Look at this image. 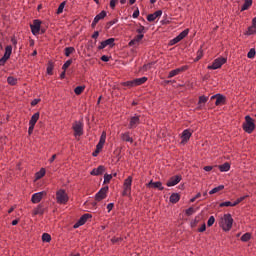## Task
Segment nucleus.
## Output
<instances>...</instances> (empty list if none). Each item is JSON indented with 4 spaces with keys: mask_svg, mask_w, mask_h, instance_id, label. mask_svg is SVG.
<instances>
[{
    "mask_svg": "<svg viewBox=\"0 0 256 256\" xmlns=\"http://www.w3.org/2000/svg\"><path fill=\"white\" fill-rule=\"evenodd\" d=\"M29 128H28V133L29 135H31V133H33V129H35V126L33 124H29Z\"/></svg>",
    "mask_w": 256,
    "mask_h": 256,
    "instance_id": "54",
    "label": "nucleus"
},
{
    "mask_svg": "<svg viewBox=\"0 0 256 256\" xmlns=\"http://www.w3.org/2000/svg\"><path fill=\"white\" fill-rule=\"evenodd\" d=\"M185 71V67L177 68L169 72L168 79H172V77H176L179 73H183Z\"/></svg>",
    "mask_w": 256,
    "mask_h": 256,
    "instance_id": "20",
    "label": "nucleus"
},
{
    "mask_svg": "<svg viewBox=\"0 0 256 256\" xmlns=\"http://www.w3.org/2000/svg\"><path fill=\"white\" fill-rule=\"evenodd\" d=\"M181 179H182L181 175L173 176L167 181L166 185L167 187H175V185L181 182Z\"/></svg>",
    "mask_w": 256,
    "mask_h": 256,
    "instance_id": "12",
    "label": "nucleus"
},
{
    "mask_svg": "<svg viewBox=\"0 0 256 256\" xmlns=\"http://www.w3.org/2000/svg\"><path fill=\"white\" fill-rule=\"evenodd\" d=\"M121 241V238H112V243H119Z\"/></svg>",
    "mask_w": 256,
    "mask_h": 256,
    "instance_id": "64",
    "label": "nucleus"
},
{
    "mask_svg": "<svg viewBox=\"0 0 256 256\" xmlns=\"http://www.w3.org/2000/svg\"><path fill=\"white\" fill-rule=\"evenodd\" d=\"M246 35H256V25L252 24L250 27H248Z\"/></svg>",
    "mask_w": 256,
    "mask_h": 256,
    "instance_id": "33",
    "label": "nucleus"
},
{
    "mask_svg": "<svg viewBox=\"0 0 256 256\" xmlns=\"http://www.w3.org/2000/svg\"><path fill=\"white\" fill-rule=\"evenodd\" d=\"M226 63H227V58L220 57L215 59L212 65L208 66V69H212V70L221 69V67H223V65H225Z\"/></svg>",
    "mask_w": 256,
    "mask_h": 256,
    "instance_id": "3",
    "label": "nucleus"
},
{
    "mask_svg": "<svg viewBox=\"0 0 256 256\" xmlns=\"http://www.w3.org/2000/svg\"><path fill=\"white\" fill-rule=\"evenodd\" d=\"M144 35L143 34H139L136 37H134L133 40H131L129 42V46L133 47V45H138V43L143 39Z\"/></svg>",
    "mask_w": 256,
    "mask_h": 256,
    "instance_id": "21",
    "label": "nucleus"
},
{
    "mask_svg": "<svg viewBox=\"0 0 256 256\" xmlns=\"http://www.w3.org/2000/svg\"><path fill=\"white\" fill-rule=\"evenodd\" d=\"M83 91H85V86H77L75 89H74V93L76 95H81V93H83Z\"/></svg>",
    "mask_w": 256,
    "mask_h": 256,
    "instance_id": "37",
    "label": "nucleus"
},
{
    "mask_svg": "<svg viewBox=\"0 0 256 256\" xmlns=\"http://www.w3.org/2000/svg\"><path fill=\"white\" fill-rule=\"evenodd\" d=\"M72 53H75V48H73V47H66L64 49V55L66 57H70L72 55Z\"/></svg>",
    "mask_w": 256,
    "mask_h": 256,
    "instance_id": "28",
    "label": "nucleus"
},
{
    "mask_svg": "<svg viewBox=\"0 0 256 256\" xmlns=\"http://www.w3.org/2000/svg\"><path fill=\"white\" fill-rule=\"evenodd\" d=\"M214 223H215V216H210L207 222L208 227H212Z\"/></svg>",
    "mask_w": 256,
    "mask_h": 256,
    "instance_id": "49",
    "label": "nucleus"
},
{
    "mask_svg": "<svg viewBox=\"0 0 256 256\" xmlns=\"http://www.w3.org/2000/svg\"><path fill=\"white\" fill-rule=\"evenodd\" d=\"M39 101H41V100H39V99H34V100L31 102L32 107H35V105H37V104L39 103Z\"/></svg>",
    "mask_w": 256,
    "mask_h": 256,
    "instance_id": "60",
    "label": "nucleus"
},
{
    "mask_svg": "<svg viewBox=\"0 0 256 256\" xmlns=\"http://www.w3.org/2000/svg\"><path fill=\"white\" fill-rule=\"evenodd\" d=\"M107 191H109V186L101 188L98 193L95 195L96 201H103L107 197Z\"/></svg>",
    "mask_w": 256,
    "mask_h": 256,
    "instance_id": "8",
    "label": "nucleus"
},
{
    "mask_svg": "<svg viewBox=\"0 0 256 256\" xmlns=\"http://www.w3.org/2000/svg\"><path fill=\"white\" fill-rule=\"evenodd\" d=\"M111 179H113V175L111 174L104 175V183H110Z\"/></svg>",
    "mask_w": 256,
    "mask_h": 256,
    "instance_id": "47",
    "label": "nucleus"
},
{
    "mask_svg": "<svg viewBox=\"0 0 256 256\" xmlns=\"http://www.w3.org/2000/svg\"><path fill=\"white\" fill-rule=\"evenodd\" d=\"M11 43H12V45H17V39L15 38V37H12L11 38Z\"/></svg>",
    "mask_w": 256,
    "mask_h": 256,
    "instance_id": "62",
    "label": "nucleus"
},
{
    "mask_svg": "<svg viewBox=\"0 0 256 256\" xmlns=\"http://www.w3.org/2000/svg\"><path fill=\"white\" fill-rule=\"evenodd\" d=\"M65 9V2H62L58 9H57V15H61V13H63V10Z\"/></svg>",
    "mask_w": 256,
    "mask_h": 256,
    "instance_id": "43",
    "label": "nucleus"
},
{
    "mask_svg": "<svg viewBox=\"0 0 256 256\" xmlns=\"http://www.w3.org/2000/svg\"><path fill=\"white\" fill-rule=\"evenodd\" d=\"M179 199H181V196H179L177 193H173L170 196V203H178Z\"/></svg>",
    "mask_w": 256,
    "mask_h": 256,
    "instance_id": "29",
    "label": "nucleus"
},
{
    "mask_svg": "<svg viewBox=\"0 0 256 256\" xmlns=\"http://www.w3.org/2000/svg\"><path fill=\"white\" fill-rule=\"evenodd\" d=\"M122 87H128V89H131L132 87H135L134 80L126 81L121 83Z\"/></svg>",
    "mask_w": 256,
    "mask_h": 256,
    "instance_id": "30",
    "label": "nucleus"
},
{
    "mask_svg": "<svg viewBox=\"0 0 256 256\" xmlns=\"http://www.w3.org/2000/svg\"><path fill=\"white\" fill-rule=\"evenodd\" d=\"M101 61H104V63H107V62L109 61V56L103 55V56L101 57Z\"/></svg>",
    "mask_w": 256,
    "mask_h": 256,
    "instance_id": "55",
    "label": "nucleus"
},
{
    "mask_svg": "<svg viewBox=\"0 0 256 256\" xmlns=\"http://www.w3.org/2000/svg\"><path fill=\"white\" fill-rule=\"evenodd\" d=\"M245 199H247V196H242L240 198H238L235 202H233V205H239V203H242V201H245Z\"/></svg>",
    "mask_w": 256,
    "mask_h": 256,
    "instance_id": "48",
    "label": "nucleus"
},
{
    "mask_svg": "<svg viewBox=\"0 0 256 256\" xmlns=\"http://www.w3.org/2000/svg\"><path fill=\"white\" fill-rule=\"evenodd\" d=\"M147 186L152 187V189H159V191H163V189H165L161 182L150 181Z\"/></svg>",
    "mask_w": 256,
    "mask_h": 256,
    "instance_id": "19",
    "label": "nucleus"
},
{
    "mask_svg": "<svg viewBox=\"0 0 256 256\" xmlns=\"http://www.w3.org/2000/svg\"><path fill=\"white\" fill-rule=\"evenodd\" d=\"M99 37V31H95L94 34L92 35V39H97Z\"/></svg>",
    "mask_w": 256,
    "mask_h": 256,
    "instance_id": "61",
    "label": "nucleus"
},
{
    "mask_svg": "<svg viewBox=\"0 0 256 256\" xmlns=\"http://www.w3.org/2000/svg\"><path fill=\"white\" fill-rule=\"evenodd\" d=\"M105 47H107V44L105 43V41H102L100 43V45L98 46V49L101 50V49H105Z\"/></svg>",
    "mask_w": 256,
    "mask_h": 256,
    "instance_id": "52",
    "label": "nucleus"
},
{
    "mask_svg": "<svg viewBox=\"0 0 256 256\" xmlns=\"http://www.w3.org/2000/svg\"><path fill=\"white\" fill-rule=\"evenodd\" d=\"M132 17L134 19H137V17H139V9H137L136 11L133 12Z\"/></svg>",
    "mask_w": 256,
    "mask_h": 256,
    "instance_id": "56",
    "label": "nucleus"
},
{
    "mask_svg": "<svg viewBox=\"0 0 256 256\" xmlns=\"http://www.w3.org/2000/svg\"><path fill=\"white\" fill-rule=\"evenodd\" d=\"M113 207H114V204H113V203H109V204L107 205L108 213L113 210Z\"/></svg>",
    "mask_w": 256,
    "mask_h": 256,
    "instance_id": "58",
    "label": "nucleus"
},
{
    "mask_svg": "<svg viewBox=\"0 0 256 256\" xmlns=\"http://www.w3.org/2000/svg\"><path fill=\"white\" fill-rule=\"evenodd\" d=\"M245 133H253L255 131V120L251 116H245V122L242 125Z\"/></svg>",
    "mask_w": 256,
    "mask_h": 256,
    "instance_id": "2",
    "label": "nucleus"
},
{
    "mask_svg": "<svg viewBox=\"0 0 256 256\" xmlns=\"http://www.w3.org/2000/svg\"><path fill=\"white\" fill-rule=\"evenodd\" d=\"M88 219H91V214L82 215L77 223L74 224V229H78V227H81V225H85Z\"/></svg>",
    "mask_w": 256,
    "mask_h": 256,
    "instance_id": "11",
    "label": "nucleus"
},
{
    "mask_svg": "<svg viewBox=\"0 0 256 256\" xmlns=\"http://www.w3.org/2000/svg\"><path fill=\"white\" fill-rule=\"evenodd\" d=\"M43 213H45V209L43 208V205L40 204L34 209L33 215H43Z\"/></svg>",
    "mask_w": 256,
    "mask_h": 256,
    "instance_id": "24",
    "label": "nucleus"
},
{
    "mask_svg": "<svg viewBox=\"0 0 256 256\" xmlns=\"http://www.w3.org/2000/svg\"><path fill=\"white\" fill-rule=\"evenodd\" d=\"M189 35V29L183 30L178 36L170 41V45H177L180 41H183L184 37Z\"/></svg>",
    "mask_w": 256,
    "mask_h": 256,
    "instance_id": "7",
    "label": "nucleus"
},
{
    "mask_svg": "<svg viewBox=\"0 0 256 256\" xmlns=\"http://www.w3.org/2000/svg\"><path fill=\"white\" fill-rule=\"evenodd\" d=\"M255 54H256L255 48L250 49L248 54H247L248 59H254Z\"/></svg>",
    "mask_w": 256,
    "mask_h": 256,
    "instance_id": "40",
    "label": "nucleus"
},
{
    "mask_svg": "<svg viewBox=\"0 0 256 256\" xmlns=\"http://www.w3.org/2000/svg\"><path fill=\"white\" fill-rule=\"evenodd\" d=\"M42 241H44V243H49L51 241V235L44 233L42 235Z\"/></svg>",
    "mask_w": 256,
    "mask_h": 256,
    "instance_id": "39",
    "label": "nucleus"
},
{
    "mask_svg": "<svg viewBox=\"0 0 256 256\" xmlns=\"http://www.w3.org/2000/svg\"><path fill=\"white\" fill-rule=\"evenodd\" d=\"M7 83H8V85H17V78H15L13 76H9L7 78Z\"/></svg>",
    "mask_w": 256,
    "mask_h": 256,
    "instance_id": "36",
    "label": "nucleus"
},
{
    "mask_svg": "<svg viewBox=\"0 0 256 256\" xmlns=\"http://www.w3.org/2000/svg\"><path fill=\"white\" fill-rule=\"evenodd\" d=\"M207 229V225H202L200 228H199V233H203L205 230Z\"/></svg>",
    "mask_w": 256,
    "mask_h": 256,
    "instance_id": "57",
    "label": "nucleus"
},
{
    "mask_svg": "<svg viewBox=\"0 0 256 256\" xmlns=\"http://www.w3.org/2000/svg\"><path fill=\"white\" fill-rule=\"evenodd\" d=\"M107 139V133L105 131L102 132L100 140L96 146L97 152H100L103 149V145H105V141Z\"/></svg>",
    "mask_w": 256,
    "mask_h": 256,
    "instance_id": "14",
    "label": "nucleus"
},
{
    "mask_svg": "<svg viewBox=\"0 0 256 256\" xmlns=\"http://www.w3.org/2000/svg\"><path fill=\"white\" fill-rule=\"evenodd\" d=\"M213 170V166H205L204 167V171H212Z\"/></svg>",
    "mask_w": 256,
    "mask_h": 256,
    "instance_id": "63",
    "label": "nucleus"
},
{
    "mask_svg": "<svg viewBox=\"0 0 256 256\" xmlns=\"http://www.w3.org/2000/svg\"><path fill=\"white\" fill-rule=\"evenodd\" d=\"M224 189V185L217 186L209 192V195H215V193H219V191H223Z\"/></svg>",
    "mask_w": 256,
    "mask_h": 256,
    "instance_id": "27",
    "label": "nucleus"
},
{
    "mask_svg": "<svg viewBox=\"0 0 256 256\" xmlns=\"http://www.w3.org/2000/svg\"><path fill=\"white\" fill-rule=\"evenodd\" d=\"M9 56H3L1 59H0V67H3V65H5L7 63V61H9Z\"/></svg>",
    "mask_w": 256,
    "mask_h": 256,
    "instance_id": "42",
    "label": "nucleus"
},
{
    "mask_svg": "<svg viewBox=\"0 0 256 256\" xmlns=\"http://www.w3.org/2000/svg\"><path fill=\"white\" fill-rule=\"evenodd\" d=\"M141 125V116L134 115L130 117L128 128L130 129H137V126Z\"/></svg>",
    "mask_w": 256,
    "mask_h": 256,
    "instance_id": "6",
    "label": "nucleus"
},
{
    "mask_svg": "<svg viewBox=\"0 0 256 256\" xmlns=\"http://www.w3.org/2000/svg\"><path fill=\"white\" fill-rule=\"evenodd\" d=\"M213 99H216L215 105H225V96L221 94H216L211 97V101H213Z\"/></svg>",
    "mask_w": 256,
    "mask_h": 256,
    "instance_id": "15",
    "label": "nucleus"
},
{
    "mask_svg": "<svg viewBox=\"0 0 256 256\" xmlns=\"http://www.w3.org/2000/svg\"><path fill=\"white\" fill-rule=\"evenodd\" d=\"M250 239H251V233H249V232L245 233L241 237V241H243V243H247V241H249Z\"/></svg>",
    "mask_w": 256,
    "mask_h": 256,
    "instance_id": "38",
    "label": "nucleus"
},
{
    "mask_svg": "<svg viewBox=\"0 0 256 256\" xmlns=\"http://www.w3.org/2000/svg\"><path fill=\"white\" fill-rule=\"evenodd\" d=\"M37 121H39V112H36L30 119L29 125H36Z\"/></svg>",
    "mask_w": 256,
    "mask_h": 256,
    "instance_id": "25",
    "label": "nucleus"
},
{
    "mask_svg": "<svg viewBox=\"0 0 256 256\" xmlns=\"http://www.w3.org/2000/svg\"><path fill=\"white\" fill-rule=\"evenodd\" d=\"M11 53H13V46L12 45L6 46L4 55L6 57L10 58L11 57Z\"/></svg>",
    "mask_w": 256,
    "mask_h": 256,
    "instance_id": "32",
    "label": "nucleus"
},
{
    "mask_svg": "<svg viewBox=\"0 0 256 256\" xmlns=\"http://www.w3.org/2000/svg\"><path fill=\"white\" fill-rule=\"evenodd\" d=\"M45 195H47V192L45 191L33 194L31 198L32 203H40L41 199H43Z\"/></svg>",
    "mask_w": 256,
    "mask_h": 256,
    "instance_id": "13",
    "label": "nucleus"
},
{
    "mask_svg": "<svg viewBox=\"0 0 256 256\" xmlns=\"http://www.w3.org/2000/svg\"><path fill=\"white\" fill-rule=\"evenodd\" d=\"M104 43L107 45V46H113L114 43H115V38H109L107 40L104 41Z\"/></svg>",
    "mask_w": 256,
    "mask_h": 256,
    "instance_id": "45",
    "label": "nucleus"
},
{
    "mask_svg": "<svg viewBox=\"0 0 256 256\" xmlns=\"http://www.w3.org/2000/svg\"><path fill=\"white\" fill-rule=\"evenodd\" d=\"M253 5V0H245L244 4L242 5L241 11H247L249 7Z\"/></svg>",
    "mask_w": 256,
    "mask_h": 256,
    "instance_id": "26",
    "label": "nucleus"
},
{
    "mask_svg": "<svg viewBox=\"0 0 256 256\" xmlns=\"http://www.w3.org/2000/svg\"><path fill=\"white\" fill-rule=\"evenodd\" d=\"M47 73H48V75H52V73H53V66H48L47 67Z\"/></svg>",
    "mask_w": 256,
    "mask_h": 256,
    "instance_id": "59",
    "label": "nucleus"
},
{
    "mask_svg": "<svg viewBox=\"0 0 256 256\" xmlns=\"http://www.w3.org/2000/svg\"><path fill=\"white\" fill-rule=\"evenodd\" d=\"M121 138L128 143H133V138L129 137V132L122 134Z\"/></svg>",
    "mask_w": 256,
    "mask_h": 256,
    "instance_id": "34",
    "label": "nucleus"
},
{
    "mask_svg": "<svg viewBox=\"0 0 256 256\" xmlns=\"http://www.w3.org/2000/svg\"><path fill=\"white\" fill-rule=\"evenodd\" d=\"M195 213V209L193 207H190L186 210V215L191 216Z\"/></svg>",
    "mask_w": 256,
    "mask_h": 256,
    "instance_id": "50",
    "label": "nucleus"
},
{
    "mask_svg": "<svg viewBox=\"0 0 256 256\" xmlns=\"http://www.w3.org/2000/svg\"><path fill=\"white\" fill-rule=\"evenodd\" d=\"M117 5V0H111L110 1V7L111 9H115V6Z\"/></svg>",
    "mask_w": 256,
    "mask_h": 256,
    "instance_id": "53",
    "label": "nucleus"
},
{
    "mask_svg": "<svg viewBox=\"0 0 256 256\" xmlns=\"http://www.w3.org/2000/svg\"><path fill=\"white\" fill-rule=\"evenodd\" d=\"M31 32L34 35H39V31H41V21L40 20H34L33 24L30 25Z\"/></svg>",
    "mask_w": 256,
    "mask_h": 256,
    "instance_id": "10",
    "label": "nucleus"
},
{
    "mask_svg": "<svg viewBox=\"0 0 256 256\" xmlns=\"http://www.w3.org/2000/svg\"><path fill=\"white\" fill-rule=\"evenodd\" d=\"M193 133L191 132V130L186 129L182 132V143H187V141H189V139H191V135Z\"/></svg>",
    "mask_w": 256,
    "mask_h": 256,
    "instance_id": "17",
    "label": "nucleus"
},
{
    "mask_svg": "<svg viewBox=\"0 0 256 256\" xmlns=\"http://www.w3.org/2000/svg\"><path fill=\"white\" fill-rule=\"evenodd\" d=\"M73 130L75 137H81V135H83V123L75 122L73 124Z\"/></svg>",
    "mask_w": 256,
    "mask_h": 256,
    "instance_id": "9",
    "label": "nucleus"
},
{
    "mask_svg": "<svg viewBox=\"0 0 256 256\" xmlns=\"http://www.w3.org/2000/svg\"><path fill=\"white\" fill-rule=\"evenodd\" d=\"M219 225L222 227L223 231H231V227H233V217H231V214H225L219 222Z\"/></svg>",
    "mask_w": 256,
    "mask_h": 256,
    "instance_id": "1",
    "label": "nucleus"
},
{
    "mask_svg": "<svg viewBox=\"0 0 256 256\" xmlns=\"http://www.w3.org/2000/svg\"><path fill=\"white\" fill-rule=\"evenodd\" d=\"M105 17H107V12L105 10H103L101 13H99L98 15L95 16V18H94L95 23H99L101 21V19H105Z\"/></svg>",
    "mask_w": 256,
    "mask_h": 256,
    "instance_id": "23",
    "label": "nucleus"
},
{
    "mask_svg": "<svg viewBox=\"0 0 256 256\" xmlns=\"http://www.w3.org/2000/svg\"><path fill=\"white\" fill-rule=\"evenodd\" d=\"M42 177H45V169L41 168L39 172L36 174V179H41Z\"/></svg>",
    "mask_w": 256,
    "mask_h": 256,
    "instance_id": "41",
    "label": "nucleus"
},
{
    "mask_svg": "<svg viewBox=\"0 0 256 256\" xmlns=\"http://www.w3.org/2000/svg\"><path fill=\"white\" fill-rule=\"evenodd\" d=\"M134 81V87H138L139 85H143V83H147V77L136 78Z\"/></svg>",
    "mask_w": 256,
    "mask_h": 256,
    "instance_id": "22",
    "label": "nucleus"
},
{
    "mask_svg": "<svg viewBox=\"0 0 256 256\" xmlns=\"http://www.w3.org/2000/svg\"><path fill=\"white\" fill-rule=\"evenodd\" d=\"M163 15V11L158 10L156 12H154L153 14H149L147 16V21H149V23H153V21H155V19H157L158 17H161Z\"/></svg>",
    "mask_w": 256,
    "mask_h": 256,
    "instance_id": "16",
    "label": "nucleus"
},
{
    "mask_svg": "<svg viewBox=\"0 0 256 256\" xmlns=\"http://www.w3.org/2000/svg\"><path fill=\"white\" fill-rule=\"evenodd\" d=\"M133 183V178L129 176L125 181H124V191L122 195L124 197H127L128 195H131V185Z\"/></svg>",
    "mask_w": 256,
    "mask_h": 256,
    "instance_id": "5",
    "label": "nucleus"
},
{
    "mask_svg": "<svg viewBox=\"0 0 256 256\" xmlns=\"http://www.w3.org/2000/svg\"><path fill=\"white\" fill-rule=\"evenodd\" d=\"M103 173H105V166H98L97 168H94L90 172V175L98 176V175H103Z\"/></svg>",
    "mask_w": 256,
    "mask_h": 256,
    "instance_id": "18",
    "label": "nucleus"
},
{
    "mask_svg": "<svg viewBox=\"0 0 256 256\" xmlns=\"http://www.w3.org/2000/svg\"><path fill=\"white\" fill-rule=\"evenodd\" d=\"M136 31H137V33H139V35H142V33L145 32V27L144 26H140Z\"/></svg>",
    "mask_w": 256,
    "mask_h": 256,
    "instance_id": "51",
    "label": "nucleus"
},
{
    "mask_svg": "<svg viewBox=\"0 0 256 256\" xmlns=\"http://www.w3.org/2000/svg\"><path fill=\"white\" fill-rule=\"evenodd\" d=\"M220 207H235V205H233V203L230 201H226V202L220 203Z\"/></svg>",
    "mask_w": 256,
    "mask_h": 256,
    "instance_id": "44",
    "label": "nucleus"
},
{
    "mask_svg": "<svg viewBox=\"0 0 256 256\" xmlns=\"http://www.w3.org/2000/svg\"><path fill=\"white\" fill-rule=\"evenodd\" d=\"M56 200L57 203H60L61 205H65L67 201H69V196H67V193L65 190H58L56 193Z\"/></svg>",
    "mask_w": 256,
    "mask_h": 256,
    "instance_id": "4",
    "label": "nucleus"
},
{
    "mask_svg": "<svg viewBox=\"0 0 256 256\" xmlns=\"http://www.w3.org/2000/svg\"><path fill=\"white\" fill-rule=\"evenodd\" d=\"M207 101H209V97H206V96L199 97V105H203V103H207Z\"/></svg>",
    "mask_w": 256,
    "mask_h": 256,
    "instance_id": "46",
    "label": "nucleus"
},
{
    "mask_svg": "<svg viewBox=\"0 0 256 256\" xmlns=\"http://www.w3.org/2000/svg\"><path fill=\"white\" fill-rule=\"evenodd\" d=\"M219 169H220V171H222V172H227V171H229V170L231 169V165L226 162V163L220 165V166H219Z\"/></svg>",
    "mask_w": 256,
    "mask_h": 256,
    "instance_id": "31",
    "label": "nucleus"
},
{
    "mask_svg": "<svg viewBox=\"0 0 256 256\" xmlns=\"http://www.w3.org/2000/svg\"><path fill=\"white\" fill-rule=\"evenodd\" d=\"M73 63V59H69L67 60L63 66H62V69L63 71H67V69H69V67H71V64Z\"/></svg>",
    "mask_w": 256,
    "mask_h": 256,
    "instance_id": "35",
    "label": "nucleus"
}]
</instances>
